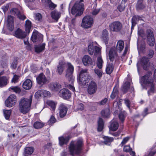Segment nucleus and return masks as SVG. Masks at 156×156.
<instances>
[{"mask_svg": "<svg viewBox=\"0 0 156 156\" xmlns=\"http://www.w3.org/2000/svg\"><path fill=\"white\" fill-rule=\"evenodd\" d=\"M82 62L85 66H89L93 64L91 58L88 55H85L82 58Z\"/></svg>", "mask_w": 156, "mask_h": 156, "instance_id": "obj_21", "label": "nucleus"}, {"mask_svg": "<svg viewBox=\"0 0 156 156\" xmlns=\"http://www.w3.org/2000/svg\"><path fill=\"white\" fill-rule=\"evenodd\" d=\"M130 82L126 81L123 84L122 87V90L124 93H126L130 87Z\"/></svg>", "mask_w": 156, "mask_h": 156, "instance_id": "obj_35", "label": "nucleus"}, {"mask_svg": "<svg viewBox=\"0 0 156 156\" xmlns=\"http://www.w3.org/2000/svg\"><path fill=\"white\" fill-rule=\"evenodd\" d=\"M18 58L17 57L15 58H14L13 62L11 66V67L12 69H16L17 67L18 60Z\"/></svg>", "mask_w": 156, "mask_h": 156, "instance_id": "obj_46", "label": "nucleus"}, {"mask_svg": "<svg viewBox=\"0 0 156 156\" xmlns=\"http://www.w3.org/2000/svg\"><path fill=\"white\" fill-rule=\"evenodd\" d=\"M83 145V142L81 140L71 141L69 147L70 154L72 156L80 154L82 152Z\"/></svg>", "mask_w": 156, "mask_h": 156, "instance_id": "obj_2", "label": "nucleus"}, {"mask_svg": "<svg viewBox=\"0 0 156 156\" xmlns=\"http://www.w3.org/2000/svg\"><path fill=\"white\" fill-rule=\"evenodd\" d=\"M135 7L137 11L142 10L146 7L145 2L144 0H137Z\"/></svg>", "mask_w": 156, "mask_h": 156, "instance_id": "obj_16", "label": "nucleus"}, {"mask_svg": "<svg viewBox=\"0 0 156 156\" xmlns=\"http://www.w3.org/2000/svg\"><path fill=\"white\" fill-rule=\"evenodd\" d=\"M94 72L99 78L102 76V71L98 69H94Z\"/></svg>", "mask_w": 156, "mask_h": 156, "instance_id": "obj_54", "label": "nucleus"}, {"mask_svg": "<svg viewBox=\"0 0 156 156\" xmlns=\"http://www.w3.org/2000/svg\"><path fill=\"white\" fill-rule=\"evenodd\" d=\"M88 52L90 55L93 54L94 52V48L93 44H89L88 47Z\"/></svg>", "mask_w": 156, "mask_h": 156, "instance_id": "obj_48", "label": "nucleus"}, {"mask_svg": "<svg viewBox=\"0 0 156 156\" xmlns=\"http://www.w3.org/2000/svg\"><path fill=\"white\" fill-rule=\"evenodd\" d=\"M110 125L109 126L110 130L112 131H116L118 128L119 124L115 120H112L110 122Z\"/></svg>", "mask_w": 156, "mask_h": 156, "instance_id": "obj_24", "label": "nucleus"}, {"mask_svg": "<svg viewBox=\"0 0 156 156\" xmlns=\"http://www.w3.org/2000/svg\"><path fill=\"white\" fill-rule=\"evenodd\" d=\"M79 83L80 85H88V83L91 82L92 80V78L89 74L87 70L82 69L80 71L79 75Z\"/></svg>", "mask_w": 156, "mask_h": 156, "instance_id": "obj_4", "label": "nucleus"}, {"mask_svg": "<svg viewBox=\"0 0 156 156\" xmlns=\"http://www.w3.org/2000/svg\"><path fill=\"white\" fill-rule=\"evenodd\" d=\"M20 11L17 8H13L10 11V12L12 14H16V16L19 13Z\"/></svg>", "mask_w": 156, "mask_h": 156, "instance_id": "obj_55", "label": "nucleus"}, {"mask_svg": "<svg viewBox=\"0 0 156 156\" xmlns=\"http://www.w3.org/2000/svg\"><path fill=\"white\" fill-rule=\"evenodd\" d=\"M35 19L36 20L41 21L42 19V16L39 13H37L34 14Z\"/></svg>", "mask_w": 156, "mask_h": 156, "instance_id": "obj_51", "label": "nucleus"}, {"mask_svg": "<svg viewBox=\"0 0 156 156\" xmlns=\"http://www.w3.org/2000/svg\"><path fill=\"white\" fill-rule=\"evenodd\" d=\"M93 23V18L90 16H86L82 20L81 26L84 28L87 29L92 26Z\"/></svg>", "mask_w": 156, "mask_h": 156, "instance_id": "obj_11", "label": "nucleus"}, {"mask_svg": "<svg viewBox=\"0 0 156 156\" xmlns=\"http://www.w3.org/2000/svg\"><path fill=\"white\" fill-rule=\"evenodd\" d=\"M109 27L110 31L119 33L122 30L123 25L121 22L119 21H115L109 25Z\"/></svg>", "mask_w": 156, "mask_h": 156, "instance_id": "obj_7", "label": "nucleus"}, {"mask_svg": "<svg viewBox=\"0 0 156 156\" xmlns=\"http://www.w3.org/2000/svg\"><path fill=\"white\" fill-rule=\"evenodd\" d=\"M59 115L61 118L64 117L66 115L68 108L63 103L61 104L59 107Z\"/></svg>", "mask_w": 156, "mask_h": 156, "instance_id": "obj_18", "label": "nucleus"}, {"mask_svg": "<svg viewBox=\"0 0 156 156\" xmlns=\"http://www.w3.org/2000/svg\"><path fill=\"white\" fill-rule=\"evenodd\" d=\"M43 35L37 31L33 32L31 39L34 43H38L43 41Z\"/></svg>", "mask_w": 156, "mask_h": 156, "instance_id": "obj_14", "label": "nucleus"}, {"mask_svg": "<svg viewBox=\"0 0 156 156\" xmlns=\"http://www.w3.org/2000/svg\"><path fill=\"white\" fill-rule=\"evenodd\" d=\"M67 69L66 72L65 76L71 83H73L74 81V77L73 75L74 71V67L72 64L69 62L67 63Z\"/></svg>", "mask_w": 156, "mask_h": 156, "instance_id": "obj_8", "label": "nucleus"}, {"mask_svg": "<svg viewBox=\"0 0 156 156\" xmlns=\"http://www.w3.org/2000/svg\"><path fill=\"white\" fill-rule=\"evenodd\" d=\"M67 66V63L65 62L62 60L60 61L57 67V72L59 75L62 74Z\"/></svg>", "mask_w": 156, "mask_h": 156, "instance_id": "obj_17", "label": "nucleus"}, {"mask_svg": "<svg viewBox=\"0 0 156 156\" xmlns=\"http://www.w3.org/2000/svg\"><path fill=\"white\" fill-rule=\"evenodd\" d=\"M127 116V113L125 111L121 112L119 115V118L122 122H123Z\"/></svg>", "mask_w": 156, "mask_h": 156, "instance_id": "obj_34", "label": "nucleus"}, {"mask_svg": "<svg viewBox=\"0 0 156 156\" xmlns=\"http://www.w3.org/2000/svg\"><path fill=\"white\" fill-rule=\"evenodd\" d=\"M17 16L20 20H23L26 18V16L23 14L21 13L20 12H19Z\"/></svg>", "mask_w": 156, "mask_h": 156, "instance_id": "obj_56", "label": "nucleus"}, {"mask_svg": "<svg viewBox=\"0 0 156 156\" xmlns=\"http://www.w3.org/2000/svg\"><path fill=\"white\" fill-rule=\"evenodd\" d=\"M34 151V148L33 147H27L25 148L24 151V155H31Z\"/></svg>", "mask_w": 156, "mask_h": 156, "instance_id": "obj_36", "label": "nucleus"}, {"mask_svg": "<svg viewBox=\"0 0 156 156\" xmlns=\"http://www.w3.org/2000/svg\"><path fill=\"white\" fill-rule=\"evenodd\" d=\"M37 83L39 84H45L47 81V79L45 75L41 73L36 78Z\"/></svg>", "mask_w": 156, "mask_h": 156, "instance_id": "obj_19", "label": "nucleus"}, {"mask_svg": "<svg viewBox=\"0 0 156 156\" xmlns=\"http://www.w3.org/2000/svg\"><path fill=\"white\" fill-rule=\"evenodd\" d=\"M42 94L44 97H50L51 94L50 92L45 90H42Z\"/></svg>", "mask_w": 156, "mask_h": 156, "instance_id": "obj_57", "label": "nucleus"}, {"mask_svg": "<svg viewBox=\"0 0 156 156\" xmlns=\"http://www.w3.org/2000/svg\"><path fill=\"white\" fill-rule=\"evenodd\" d=\"M146 35L147 44L150 46H153L154 44L155 39L152 30L150 29L147 30Z\"/></svg>", "mask_w": 156, "mask_h": 156, "instance_id": "obj_10", "label": "nucleus"}, {"mask_svg": "<svg viewBox=\"0 0 156 156\" xmlns=\"http://www.w3.org/2000/svg\"><path fill=\"white\" fill-rule=\"evenodd\" d=\"M51 16L53 19L57 22L61 16V13L57 10H54L51 12Z\"/></svg>", "mask_w": 156, "mask_h": 156, "instance_id": "obj_23", "label": "nucleus"}, {"mask_svg": "<svg viewBox=\"0 0 156 156\" xmlns=\"http://www.w3.org/2000/svg\"><path fill=\"white\" fill-rule=\"evenodd\" d=\"M59 144L61 146L63 145L64 144H66L69 142V139L68 137H64L63 136L59 137Z\"/></svg>", "mask_w": 156, "mask_h": 156, "instance_id": "obj_29", "label": "nucleus"}, {"mask_svg": "<svg viewBox=\"0 0 156 156\" xmlns=\"http://www.w3.org/2000/svg\"><path fill=\"white\" fill-rule=\"evenodd\" d=\"M13 18V17L11 15H9L7 17L8 28L10 31L13 30L14 29Z\"/></svg>", "mask_w": 156, "mask_h": 156, "instance_id": "obj_22", "label": "nucleus"}, {"mask_svg": "<svg viewBox=\"0 0 156 156\" xmlns=\"http://www.w3.org/2000/svg\"><path fill=\"white\" fill-rule=\"evenodd\" d=\"M125 7V4L123 3H121L120 5L118 6L117 9L120 12H121L124 11Z\"/></svg>", "mask_w": 156, "mask_h": 156, "instance_id": "obj_50", "label": "nucleus"}, {"mask_svg": "<svg viewBox=\"0 0 156 156\" xmlns=\"http://www.w3.org/2000/svg\"><path fill=\"white\" fill-rule=\"evenodd\" d=\"M32 85V81L30 79L26 80L23 83L22 85L23 88L27 90L30 89Z\"/></svg>", "mask_w": 156, "mask_h": 156, "instance_id": "obj_25", "label": "nucleus"}, {"mask_svg": "<svg viewBox=\"0 0 156 156\" xmlns=\"http://www.w3.org/2000/svg\"><path fill=\"white\" fill-rule=\"evenodd\" d=\"M147 86L150 87V89L147 91L148 95L149 96H150L151 93H154L155 89V85L154 82H153L151 84H150L147 85Z\"/></svg>", "mask_w": 156, "mask_h": 156, "instance_id": "obj_33", "label": "nucleus"}, {"mask_svg": "<svg viewBox=\"0 0 156 156\" xmlns=\"http://www.w3.org/2000/svg\"><path fill=\"white\" fill-rule=\"evenodd\" d=\"M124 47V42L121 40L119 41L116 45V49L115 48H112L109 51V57L111 62H113L116 61L118 58L117 51L121 52Z\"/></svg>", "mask_w": 156, "mask_h": 156, "instance_id": "obj_3", "label": "nucleus"}, {"mask_svg": "<svg viewBox=\"0 0 156 156\" xmlns=\"http://www.w3.org/2000/svg\"><path fill=\"white\" fill-rule=\"evenodd\" d=\"M14 35L18 38L22 39L26 37L27 34L26 33L19 28H18L15 31Z\"/></svg>", "mask_w": 156, "mask_h": 156, "instance_id": "obj_20", "label": "nucleus"}, {"mask_svg": "<svg viewBox=\"0 0 156 156\" xmlns=\"http://www.w3.org/2000/svg\"><path fill=\"white\" fill-rule=\"evenodd\" d=\"M45 44H42L38 45H35L34 47L35 51L37 53H39L44 49Z\"/></svg>", "mask_w": 156, "mask_h": 156, "instance_id": "obj_30", "label": "nucleus"}, {"mask_svg": "<svg viewBox=\"0 0 156 156\" xmlns=\"http://www.w3.org/2000/svg\"><path fill=\"white\" fill-rule=\"evenodd\" d=\"M124 103L126 106L128 108L130 112H131V111L130 108V104H131V102L130 101L128 98H126L124 99Z\"/></svg>", "mask_w": 156, "mask_h": 156, "instance_id": "obj_52", "label": "nucleus"}, {"mask_svg": "<svg viewBox=\"0 0 156 156\" xmlns=\"http://www.w3.org/2000/svg\"><path fill=\"white\" fill-rule=\"evenodd\" d=\"M132 150V149L130 148V146L126 145L123 148V151L125 152H128Z\"/></svg>", "mask_w": 156, "mask_h": 156, "instance_id": "obj_61", "label": "nucleus"}, {"mask_svg": "<svg viewBox=\"0 0 156 156\" xmlns=\"http://www.w3.org/2000/svg\"><path fill=\"white\" fill-rule=\"evenodd\" d=\"M58 94L60 97L66 100L69 99L71 96V93L69 90L65 88L61 89Z\"/></svg>", "mask_w": 156, "mask_h": 156, "instance_id": "obj_13", "label": "nucleus"}, {"mask_svg": "<svg viewBox=\"0 0 156 156\" xmlns=\"http://www.w3.org/2000/svg\"><path fill=\"white\" fill-rule=\"evenodd\" d=\"M16 96L13 94L11 95L5 101L6 106L8 107H11L14 106L16 102Z\"/></svg>", "mask_w": 156, "mask_h": 156, "instance_id": "obj_12", "label": "nucleus"}, {"mask_svg": "<svg viewBox=\"0 0 156 156\" xmlns=\"http://www.w3.org/2000/svg\"><path fill=\"white\" fill-rule=\"evenodd\" d=\"M97 90V84L95 82L92 80L89 83L87 88L88 93L90 94H94Z\"/></svg>", "mask_w": 156, "mask_h": 156, "instance_id": "obj_15", "label": "nucleus"}, {"mask_svg": "<svg viewBox=\"0 0 156 156\" xmlns=\"http://www.w3.org/2000/svg\"><path fill=\"white\" fill-rule=\"evenodd\" d=\"M101 115L104 118H108L110 115V110L108 108L103 110L101 112Z\"/></svg>", "mask_w": 156, "mask_h": 156, "instance_id": "obj_38", "label": "nucleus"}, {"mask_svg": "<svg viewBox=\"0 0 156 156\" xmlns=\"http://www.w3.org/2000/svg\"><path fill=\"white\" fill-rule=\"evenodd\" d=\"M31 96L30 99L24 98L20 100L19 104V110L20 112L26 114L28 112L31 105Z\"/></svg>", "mask_w": 156, "mask_h": 156, "instance_id": "obj_5", "label": "nucleus"}, {"mask_svg": "<svg viewBox=\"0 0 156 156\" xmlns=\"http://www.w3.org/2000/svg\"><path fill=\"white\" fill-rule=\"evenodd\" d=\"M108 100V98H105L103 100H101L100 102H98V104L101 105H103L107 102Z\"/></svg>", "mask_w": 156, "mask_h": 156, "instance_id": "obj_64", "label": "nucleus"}, {"mask_svg": "<svg viewBox=\"0 0 156 156\" xmlns=\"http://www.w3.org/2000/svg\"><path fill=\"white\" fill-rule=\"evenodd\" d=\"M95 52L94 55H96L98 54H99L101 51V49L97 46H95L94 47Z\"/></svg>", "mask_w": 156, "mask_h": 156, "instance_id": "obj_63", "label": "nucleus"}, {"mask_svg": "<svg viewBox=\"0 0 156 156\" xmlns=\"http://www.w3.org/2000/svg\"><path fill=\"white\" fill-rule=\"evenodd\" d=\"M9 90L10 91L15 92L16 93L19 94L21 92L20 89L18 86H17L11 87L9 88Z\"/></svg>", "mask_w": 156, "mask_h": 156, "instance_id": "obj_45", "label": "nucleus"}, {"mask_svg": "<svg viewBox=\"0 0 156 156\" xmlns=\"http://www.w3.org/2000/svg\"><path fill=\"white\" fill-rule=\"evenodd\" d=\"M19 78V76L16 75H15L13 78L12 79L11 82L14 83L17 82L18 81Z\"/></svg>", "mask_w": 156, "mask_h": 156, "instance_id": "obj_60", "label": "nucleus"}, {"mask_svg": "<svg viewBox=\"0 0 156 156\" xmlns=\"http://www.w3.org/2000/svg\"><path fill=\"white\" fill-rule=\"evenodd\" d=\"M152 74L151 72H149L141 77L140 83L142 85V83L147 86L154 82L153 79L151 76Z\"/></svg>", "mask_w": 156, "mask_h": 156, "instance_id": "obj_9", "label": "nucleus"}, {"mask_svg": "<svg viewBox=\"0 0 156 156\" xmlns=\"http://www.w3.org/2000/svg\"><path fill=\"white\" fill-rule=\"evenodd\" d=\"M44 126V124L39 122H36L34 124V127L36 129H39L42 128Z\"/></svg>", "mask_w": 156, "mask_h": 156, "instance_id": "obj_47", "label": "nucleus"}, {"mask_svg": "<svg viewBox=\"0 0 156 156\" xmlns=\"http://www.w3.org/2000/svg\"><path fill=\"white\" fill-rule=\"evenodd\" d=\"M104 143L108 145H110L111 142L113 141L114 138L112 137L105 136L104 137Z\"/></svg>", "mask_w": 156, "mask_h": 156, "instance_id": "obj_40", "label": "nucleus"}, {"mask_svg": "<svg viewBox=\"0 0 156 156\" xmlns=\"http://www.w3.org/2000/svg\"><path fill=\"white\" fill-rule=\"evenodd\" d=\"M140 17L138 16H134L133 17L132 19V29L136 25L137 22L139 21Z\"/></svg>", "mask_w": 156, "mask_h": 156, "instance_id": "obj_39", "label": "nucleus"}, {"mask_svg": "<svg viewBox=\"0 0 156 156\" xmlns=\"http://www.w3.org/2000/svg\"><path fill=\"white\" fill-rule=\"evenodd\" d=\"M9 79L5 76L0 77V87H2L6 86L9 82Z\"/></svg>", "mask_w": 156, "mask_h": 156, "instance_id": "obj_26", "label": "nucleus"}, {"mask_svg": "<svg viewBox=\"0 0 156 156\" xmlns=\"http://www.w3.org/2000/svg\"><path fill=\"white\" fill-rule=\"evenodd\" d=\"M103 61L101 56H99L97 61V64L98 68L100 69L102 68Z\"/></svg>", "mask_w": 156, "mask_h": 156, "instance_id": "obj_41", "label": "nucleus"}, {"mask_svg": "<svg viewBox=\"0 0 156 156\" xmlns=\"http://www.w3.org/2000/svg\"><path fill=\"white\" fill-rule=\"evenodd\" d=\"M83 3L79 1L76 2L71 9V13L73 15H75L76 17L80 16L83 13Z\"/></svg>", "mask_w": 156, "mask_h": 156, "instance_id": "obj_6", "label": "nucleus"}, {"mask_svg": "<svg viewBox=\"0 0 156 156\" xmlns=\"http://www.w3.org/2000/svg\"><path fill=\"white\" fill-rule=\"evenodd\" d=\"M114 69V65L113 63L108 62L106 68V72L107 74H110L113 72Z\"/></svg>", "mask_w": 156, "mask_h": 156, "instance_id": "obj_27", "label": "nucleus"}, {"mask_svg": "<svg viewBox=\"0 0 156 156\" xmlns=\"http://www.w3.org/2000/svg\"><path fill=\"white\" fill-rule=\"evenodd\" d=\"M56 121V119L55 118L54 116L52 115L50 119H49V121L48 122V124H52L55 123Z\"/></svg>", "mask_w": 156, "mask_h": 156, "instance_id": "obj_58", "label": "nucleus"}, {"mask_svg": "<svg viewBox=\"0 0 156 156\" xmlns=\"http://www.w3.org/2000/svg\"><path fill=\"white\" fill-rule=\"evenodd\" d=\"M25 31L26 33H29L31 27V23L30 21L27 20L26 21L25 24Z\"/></svg>", "mask_w": 156, "mask_h": 156, "instance_id": "obj_37", "label": "nucleus"}, {"mask_svg": "<svg viewBox=\"0 0 156 156\" xmlns=\"http://www.w3.org/2000/svg\"><path fill=\"white\" fill-rule=\"evenodd\" d=\"M45 2L51 9H53L56 7V5L52 2L50 0H45Z\"/></svg>", "mask_w": 156, "mask_h": 156, "instance_id": "obj_43", "label": "nucleus"}, {"mask_svg": "<svg viewBox=\"0 0 156 156\" xmlns=\"http://www.w3.org/2000/svg\"><path fill=\"white\" fill-rule=\"evenodd\" d=\"M154 51L151 49H149L147 51L146 56L142 57L140 60V63L143 69L146 70L149 69H154V65L149 62V59L152 58L154 55Z\"/></svg>", "mask_w": 156, "mask_h": 156, "instance_id": "obj_1", "label": "nucleus"}, {"mask_svg": "<svg viewBox=\"0 0 156 156\" xmlns=\"http://www.w3.org/2000/svg\"><path fill=\"white\" fill-rule=\"evenodd\" d=\"M50 87L53 91H57L61 88V85L58 83L55 82L50 84Z\"/></svg>", "mask_w": 156, "mask_h": 156, "instance_id": "obj_28", "label": "nucleus"}, {"mask_svg": "<svg viewBox=\"0 0 156 156\" xmlns=\"http://www.w3.org/2000/svg\"><path fill=\"white\" fill-rule=\"evenodd\" d=\"M46 103L51 107V108L53 110H55L56 106V103H55L53 101L51 100L47 101L46 102Z\"/></svg>", "mask_w": 156, "mask_h": 156, "instance_id": "obj_42", "label": "nucleus"}, {"mask_svg": "<svg viewBox=\"0 0 156 156\" xmlns=\"http://www.w3.org/2000/svg\"><path fill=\"white\" fill-rule=\"evenodd\" d=\"M3 112L5 119L7 120H9V119L11 113V110H3Z\"/></svg>", "mask_w": 156, "mask_h": 156, "instance_id": "obj_44", "label": "nucleus"}, {"mask_svg": "<svg viewBox=\"0 0 156 156\" xmlns=\"http://www.w3.org/2000/svg\"><path fill=\"white\" fill-rule=\"evenodd\" d=\"M118 94V90L117 89L114 88L111 94V95L110 97L112 99H113L115 98L116 96Z\"/></svg>", "mask_w": 156, "mask_h": 156, "instance_id": "obj_49", "label": "nucleus"}, {"mask_svg": "<svg viewBox=\"0 0 156 156\" xmlns=\"http://www.w3.org/2000/svg\"><path fill=\"white\" fill-rule=\"evenodd\" d=\"M42 90H39L37 91L34 94L35 97L36 98H38L41 97L42 94Z\"/></svg>", "mask_w": 156, "mask_h": 156, "instance_id": "obj_53", "label": "nucleus"}, {"mask_svg": "<svg viewBox=\"0 0 156 156\" xmlns=\"http://www.w3.org/2000/svg\"><path fill=\"white\" fill-rule=\"evenodd\" d=\"M108 32L106 29L104 30L102 32V38L105 44H107L108 42Z\"/></svg>", "mask_w": 156, "mask_h": 156, "instance_id": "obj_31", "label": "nucleus"}, {"mask_svg": "<svg viewBox=\"0 0 156 156\" xmlns=\"http://www.w3.org/2000/svg\"><path fill=\"white\" fill-rule=\"evenodd\" d=\"M104 126V122L103 119L101 118H99L98 121V131L99 132L101 131L103 128Z\"/></svg>", "mask_w": 156, "mask_h": 156, "instance_id": "obj_32", "label": "nucleus"}, {"mask_svg": "<svg viewBox=\"0 0 156 156\" xmlns=\"http://www.w3.org/2000/svg\"><path fill=\"white\" fill-rule=\"evenodd\" d=\"M129 137H127L124 138L122 140V141L120 144V145H121V146H123L129 140Z\"/></svg>", "mask_w": 156, "mask_h": 156, "instance_id": "obj_62", "label": "nucleus"}, {"mask_svg": "<svg viewBox=\"0 0 156 156\" xmlns=\"http://www.w3.org/2000/svg\"><path fill=\"white\" fill-rule=\"evenodd\" d=\"M138 34L139 36L142 37H143L145 36L144 31L142 29H138Z\"/></svg>", "mask_w": 156, "mask_h": 156, "instance_id": "obj_59", "label": "nucleus"}]
</instances>
